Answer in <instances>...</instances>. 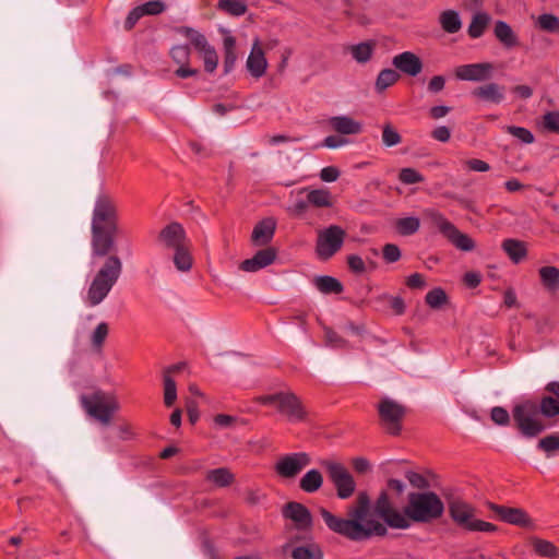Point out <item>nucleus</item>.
<instances>
[{
    "label": "nucleus",
    "mask_w": 559,
    "mask_h": 559,
    "mask_svg": "<svg viewBox=\"0 0 559 559\" xmlns=\"http://www.w3.org/2000/svg\"><path fill=\"white\" fill-rule=\"evenodd\" d=\"M370 512L371 500L367 491L358 492L355 502L347 507L346 518L337 516L325 508L320 509V514L331 532L352 542H364L373 536L384 537L388 527L407 530L412 522H433L443 515L444 503L435 491H411L401 511L394 506L389 490L383 489L372 504L373 515L383 522L369 518Z\"/></svg>",
    "instance_id": "nucleus-1"
},
{
    "label": "nucleus",
    "mask_w": 559,
    "mask_h": 559,
    "mask_svg": "<svg viewBox=\"0 0 559 559\" xmlns=\"http://www.w3.org/2000/svg\"><path fill=\"white\" fill-rule=\"evenodd\" d=\"M91 234L92 255L106 257L86 293V304L95 307L106 299L122 273L121 259L117 254H110L116 249L119 234V212L116 201L108 194H99L95 201Z\"/></svg>",
    "instance_id": "nucleus-2"
},
{
    "label": "nucleus",
    "mask_w": 559,
    "mask_h": 559,
    "mask_svg": "<svg viewBox=\"0 0 559 559\" xmlns=\"http://www.w3.org/2000/svg\"><path fill=\"white\" fill-rule=\"evenodd\" d=\"M554 418L559 415V401L552 394L545 395L539 403L533 400H525L512 408L514 427L520 435L533 439L543 433L547 426L538 418Z\"/></svg>",
    "instance_id": "nucleus-3"
},
{
    "label": "nucleus",
    "mask_w": 559,
    "mask_h": 559,
    "mask_svg": "<svg viewBox=\"0 0 559 559\" xmlns=\"http://www.w3.org/2000/svg\"><path fill=\"white\" fill-rule=\"evenodd\" d=\"M255 402L262 405H274L277 412L290 423L305 421L308 417L302 401L292 391L260 395Z\"/></svg>",
    "instance_id": "nucleus-4"
},
{
    "label": "nucleus",
    "mask_w": 559,
    "mask_h": 559,
    "mask_svg": "<svg viewBox=\"0 0 559 559\" xmlns=\"http://www.w3.org/2000/svg\"><path fill=\"white\" fill-rule=\"evenodd\" d=\"M80 402L84 411L103 425H108L115 412L119 409L116 397L102 390H96L92 394H82Z\"/></svg>",
    "instance_id": "nucleus-5"
},
{
    "label": "nucleus",
    "mask_w": 559,
    "mask_h": 559,
    "mask_svg": "<svg viewBox=\"0 0 559 559\" xmlns=\"http://www.w3.org/2000/svg\"><path fill=\"white\" fill-rule=\"evenodd\" d=\"M424 218L430 225L445 237L456 249L462 251H473L476 247L475 241L467 235L457 229L442 213L435 209L424 211Z\"/></svg>",
    "instance_id": "nucleus-6"
},
{
    "label": "nucleus",
    "mask_w": 559,
    "mask_h": 559,
    "mask_svg": "<svg viewBox=\"0 0 559 559\" xmlns=\"http://www.w3.org/2000/svg\"><path fill=\"white\" fill-rule=\"evenodd\" d=\"M320 465L325 469L338 499L346 500L354 495L356 481L343 463L334 460H322Z\"/></svg>",
    "instance_id": "nucleus-7"
},
{
    "label": "nucleus",
    "mask_w": 559,
    "mask_h": 559,
    "mask_svg": "<svg viewBox=\"0 0 559 559\" xmlns=\"http://www.w3.org/2000/svg\"><path fill=\"white\" fill-rule=\"evenodd\" d=\"M379 424L390 436H400L406 407L390 397H383L378 404Z\"/></svg>",
    "instance_id": "nucleus-8"
},
{
    "label": "nucleus",
    "mask_w": 559,
    "mask_h": 559,
    "mask_svg": "<svg viewBox=\"0 0 559 559\" xmlns=\"http://www.w3.org/2000/svg\"><path fill=\"white\" fill-rule=\"evenodd\" d=\"M346 231L338 225H330L318 233L316 254L321 261H329L343 247Z\"/></svg>",
    "instance_id": "nucleus-9"
},
{
    "label": "nucleus",
    "mask_w": 559,
    "mask_h": 559,
    "mask_svg": "<svg viewBox=\"0 0 559 559\" xmlns=\"http://www.w3.org/2000/svg\"><path fill=\"white\" fill-rule=\"evenodd\" d=\"M176 32L190 40L194 49L202 55L204 70L213 73L218 64V56L215 48L209 44L206 37L190 26H179L176 28Z\"/></svg>",
    "instance_id": "nucleus-10"
},
{
    "label": "nucleus",
    "mask_w": 559,
    "mask_h": 559,
    "mask_svg": "<svg viewBox=\"0 0 559 559\" xmlns=\"http://www.w3.org/2000/svg\"><path fill=\"white\" fill-rule=\"evenodd\" d=\"M486 507L502 522L524 528L534 526L533 520L522 508L507 507L491 501H487Z\"/></svg>",
    "instance_id": "nucleus-11"
},
{
    "label": "nucleus",
    "mask_w": 559,
    "mask_h": 559,
    "mask_svg": "<svg viewBox=\"0 0 559 559\" xmlns=\"http://www.w3.org/2000/svg\"><path fill=\"white\" fill-rule=\"evenodd\" d=\"M311 463L306 452H296L282 456L275 464V472L283 478H295L305 467Z\"/></svg>",
    "instance_id": "nucleus-12"
},
{
    "label": "nucleus",
    "mask_w": 559,
    "mask_h": 559,
    "mask_svg": "<svg viewBox=\"0 0 559 559\" xmlns=\"http://www.w3.org/2000/svg\"><path fill=\"white\" fill-rule=\"evenodd\" d=\"M491 62L462 64L455 68V76L462 81L487 82L493 72Z\"/></svg>",
    "instance_id": "nucleus-13"
},
{
    "label": "nucleus",
    "mask_w": 559,
    "mask_h": 559,
    "mask_svg": "<svg viewBox=\"0 0 559 559\" xmlns=\"http://www.w3.org/2000/svg\"><path fill=\"white\" fill-rule=\"evenodd\" d=\"M157 241L169 250H176L189 243L185 228L177 222L166 225L159 231Z\"/></svg>",
    "instance_id": "nucleus-14"
},
{
    "label": "nucleus",
    "mask_w": 559,
    "mask_h": 559,
    "mask_svg": "<svg viewBox=\"0 0 559 559\" xmlns=\"http://www.w3.org/2000/svg\"><path fill=\"white\" fill-rule=\"evenodd\" d=\"M282 514L285 519L293 521L298 530H309L312 526V514L300 502H287L282 509Z\"/></svg>",
    "instance_id": "nucleus-15"
},
{
    "label": "nucleus",
    "mask_w": 559,
    "mask_h": 559,
    "mask_svg": "<svg viewBox=\"0 0 559 559\" xmlns=\"http://www.w3.org/2000/svg\"><path fill=\"white\" fill-rule=\"evenodd\" d=\"M471 94L479 102L499 105L506 99V86L496 82H486L476 86Z\"/></svg>",
    "instance_id": "nucleus-16"
},
{
    "label": "nucleus",
    "mask_w": 559,
    "mask_h": 559,
    "mask_svg": "<svg viewBox=\"0 0 559 559\" xmlns=\"http://www.w3.org/2000/svg\"><path fill=\"white\" fill-rule=\"evenodd\" d=\"M392 64L402 73L416 76L423 71L421 59L412 51H404L393 57Z\"/></svg>",
    "instance_id": "nucleus-17"
},
{
    "label": "nucleus",
    "mask_w": 559,
    "mask_h": 559,
    "mask_svg": "<svg viewBox=\"0 0 559 559\" xmlns=\"http://www.w3.org/2000/svg\"><path fill=\"white\" fill-rule=\"evenodd\" d=\"M276 259V250L272 247L259 250L251 259L240 263V270L245 272H257L271 265Z\"/></svg>",
    "instance_id": "nucleus-18"
},
{
    "label": "nucleus",
    "mask_w": 559,
    "mask_h": 559,
    "mask_svg": "<svg viewBox=\"0 0 559 559\" xmlns=\"http://www.w3.org/2000/svg\"><path fill=\"white\" fill-rule=\"evenodd\" d=\"M267 61L259 39H255L249 57L247 59V69L253 78H261L265 74Z\"/></svg>",
    "instance_id": "nucleus-19"
},
{
    "label": "nucleus",
    "mask_w": 559,
    "mask_h": 559,
    "mask_svg": "<svg viewBox=\"0 0 559 559\" xmlns=\"http://www.w3.org/2000/svg\"><path fill=\"white\" fill-rule=\"evenodd\" d=\"M276 221L273 217H266L258 222L253 227L251 241L255 246H266L274 237Z\"/></svg>",
    "instance_id": "nucleus-20"
},
{
    "label": "nucleus",
    "mask_w": 559,
    "mask_h": 559,
    "mask_svg": "<svg viewBox=\"0 0 559 559\" xmlns=\"http://www.w3.org/2000/svg\"><path fill=\"white\" fill-rule=\"evenodd\" d=\"M330 126L340 134L350 135L358 134L362 131V126L359 121L354 120L348 116H336L330 119Z\"/></svg>",
    "instance_id": "nucleus-21"
},
{
    "label": "nucleus",
    "mask_w": 559,
    "mask_h": 559,
    "mask_svg": "<svg viewBox=\"0 0 559 559\" xmlns=\"http://www.w3.org/2000/svg\"><path fill=\"white\" fill-rule=\"evenodd\" d=\"M493 34L506 48H513L519 45L518 36L504 21H497L495 23Z\"/></svg>",
    "instance_id": "nucleus-22"
},
{
    "label": "nucleus",
    "mask_w": 559,
    "mask_h": 559,
    "mask_svg": "<svg viewBox=\"0 0 559 559\" xmlns=\"http://www.w3.org/2000/svg\"><path fill=\"white\" fill-rule=\"evenodd\" d=\"M313 285L320 293L325 295H338L344 290L343 284L337 278L330 275L316 276L313 280Z\"/></svg>",
    "instance_id": "nucleus-23"
},
{
    "label": "nucleus",
    "mask_w": 559,
    "mask_h": 559,
    "mask_svg": "<svg viewBox=\"0 0 559 559\" xmlns=\"http://www.w3.org/2000/svg\"><path fill=\"white\" fill-rule=\"evenodd\" d=\"M456 525L468 532L493 533L498 530L497 525L492 523L475 519V513L468 514Z\"/></svg>",
    "instance_id": "nucleus-24"
},
{
    "label": "nucleus",
    "mask_w": 559,
    "mask_h": 559,
    "mask_svg": "<svg viewBox=\"0 0 559 559\" xmlns=\"http://www.w3.org/2000/svg\"><path fill=\"white\" fill-rule=\"evenodd\" d=\"M540 283L543 287L550 292L556 293L559 289V269L556 266H542L538 270Z\"/></svg>",
    "instance_id": "nucleus-25"
},
{
    "label": "nucleus",
    "mask_w": 559,
    "mask_h": 559,
    "mask_svg": "<svg viewBox=\"0 0 559 559\" xmlns=\"http://www.w3.org/2000/svg\"><path fill=\"white\" fill-rule=\"evenodd\" d=\"M323 485V476L319 469L308 471L299 480V488L307 493L317 492Z\"/></svg>",
    "instance_id": "nucleus-26"
},
{
    "label": "nucleus",
    "mask_w": 559,
    "mask_h": 559,
    "mask_svg": "<svg viewBox=\"0 0 559 559\" xmlns=\"http://www.w3.org/2000/svg\"><path fill=\"white\" fill-rule=\"evenodd\" d=\"M448 511L450 518L455 524H459L468 514L476 512L475 508L472 504L461 499L451 500L448 503Z\"/></svg>",
    "instance_id": "nucleus-27"
},
{
    "label": "nucleus",
    "mask_w": 559,
    "mask_h": 559,
    "mask_svg": "<svg viewBox=\"0 0 559 559\" xmlns=\"http://www.w3.org/2000/svg\"><path fill=\"white\" fill-rule=\"evenodd\" d=\"M224 47V74H228L233 71L237 55H236V38L231 35H227L223 39Z\"/></svg>",
    "instance_id": "nucleus-28"
},
{
    "label": "nucleus",
    "mask_w": 559,
    "mask_h": 559,
    "mask_svg": "<svg viewBox=\"0 0 559 559\" xmlns=\"http://www.w3.org/2000/svg\"><path fill=\"white\" fill-rule=\"evenodd\" d=\"M205 479L215 484L217 487L224 488L235 481V475L227 467H218L210 469L206 473Z\"/></svg>",
    "instance_id": "nucleus-29"
},
{
    "label": "nucleus",
    "mask_w": 559,
    "mask_h": 559,
    "mask_svg": "<svg viewBox=\"0 0 559 559\" xmlns=\"http://www.w3.org/2000/svg\"><path fill=\"white\" fill-rule=\"evenodd\" d=\"M502 249L514 263L521 262L527 254L525 243L516 239H504Z\"/></svg>",
    "instance_id": "nucleus-30"
},
{
    "label": "nucleus",
    "mask_w": 559,
    "mask_h": 559,
    "mask_svg": "<svg viewBox=\"0 0 559 559\" xmlns=\"http://www.w3.org/2000/svg\"><path fill=\"white\" fill-rule=\"evenodd\" d=\"M442 29L449 34L457 33L462 27L460 15L454 10H445L439 16Z\"/></svg>",
    "instance_id": "nucleus-31"
},
{
    "label": "nucleus",
    "mask_w": 559,
    "mask_h": 559,
    "mask_svg": "<svg viewBox=\"0 0 559 559\" xmlns=\"http://www.w3.org/2000/svg\"><path fill=\"white\" fill-rule=\"evenodd\" d=\"M174 251L175 254L173 261L176 269L181 272L190 271L193 264V259L190 252L189 243Z\"/></svg>",
    "instance_id": "nucleus-32"
},
{
    "label": "nucleus",
    "mask_w": 559,
    "mask_h": 559,
    "mask_svg": "<svg viewBox=\"0 0 559 559\" xmlns=\"http://www.w3.org/2000/svg\"><path fill=\"white\" fill-rule=\"evenodd\" d=\"M490 21V16L486 12L476 13L467 28V33L472 38H479Z\"/></svg>",
    "instance_id": "nucleus-33"
},
{
    "label": "nucleus",
    "mask_w": 559,
    "mask_h": 559,
    "mask_svg": "<svg viewBox=\"0 0 559 559\" xmlns=\"http://www.w3.org/2000/svg\"><path fill=\"white\" fill-rule=\"evenodd\" d=\"M308 202L314 207H331L333 205L332 194L325 189H314L308 192Z\"/></svg>",
    "instance_id": "nucleus-34"
},
{
    "label": "nucleus",
    "mask_w": 559,
    "mask_h": 559,
    "mask_svg": "<svg viewBox=\"0 0 559 559\" xmlns=\"http://www.w3.org/2000/svg\"><path fill=\"white\" fill-rule=\"evenodd\" d=\"M374 46L373 41L359 43L350 46V53L358 63H366L370 60Z\"/></svg>",
    "instance_id": "nucleus-35"
},
{
    "label": "nucleus",
    "mask_w": 559,
    "mask_h": 559,
    "mask_svg": "<svg viewBox=\"0 0 559 559\" xmlns=\"http://www.w3.org/2000/svg\"><path fill=\"white\" fill-rule=\"evenodd\" d=\"M217 9L231 16H241L247 12L248 7L242 0H219Z\"/></svg>",
    "instance_id": "nucleus-36"
},
{
    "label": "nucleus",
    "mask_w": 559,
    "mask_h": 559,
    "mask_svg": "<svg viewBox=\"0 0 559 559\" xmlns=\"http://www.w3.org/2000/svg\"><path fill=\"white\" fill-rule=\"evenodd\" d=\"M400 79V74L393 69H383L378 74L374 88L377 92L382 93L388 87L395 84Z\"/></svg>",
    "instance_id": "nucleus-37"
},
{
    "label": "nucleus",
    "mask_w": 559,
    "mask_h": 559,
    "mask_svg": "<svg viewBox=\"0 0 559 559\" xmlns=\"http://www.w3.org/2000/svg\"><path fill=\"white\" fill-rule=\"evenodd\" d=\"M293 559H323V552L317 544L298 546L292 551Z\"/></svg>",
    "instance_id": "nucleus-38"
},
{
    "label": "nucleus",
    "mask_w": 559,
    "mask_h": 559,
    "mask_svg": "<svg viewBox=\"0 0 559 559\" xmlns=\"http://www.w3.org/2000/svg\"><path fill=\"white\" fill-rule=\"evenodd\" d=\"M395 227L400 235L411 236L418 231L420 227V221L415 216L399 218L395 223Z\"/></svg>",
    "instance_id": "nucleus-39"
},
{
    "label": "nucleus",
    "mask_w": 559,
    "mask_h": 559,
    "mask_svg": "<svg viewBox=\"0 0 559 559\" xmlns=\"http://www.w3.org/2000/svg\"><path fill=\"white\" fill-rule=\"evenodd\" d=\"M536 26L544 32L559 34V17L551 13L540 14Z\"/></svg>",
    "instance_id": "nucleus-40"
},
{
    "label": "nucleus",
    "mask_w": 559,
    "mask_h": 559,
    "mask_svg": "<svg viewBox=\"0 0 559 559\" xmlns=\"http://www.w3.org/2000/svg\"><path fill=\"white\" fill-rule=\"evenodd\" d=\"M532 545L534 551L542 557H558V548L551 542L542 538H534Z\"/></svg>",
    "instance_id": "nucleus-41"
},
{
    "label": "nucleus",
    "mask_w": 559,
    "mask_h": 559,
    "mask_svg": "<svg viewBox=\"0 0 559 559\" xmlns=\"http://www.w3.org/2000/svg\"><path fill=\"white\" fill-rule=\"evenodd\" d=\"M537 449L545 452L547 456H551L559 451V433H551L542 438L537 443Z\"/></svg>",
    "instance_id": "nucleus-42"
},
{
    "label": "nucleus",
    "mask_w": 559,
    "mask_h": 559,
    "mask_svg": "<svg viewBox=\"0 0 559 559\" xmlns=\"http://www.w3.org/2000/svg\"><path fill=\"white\" fill-rule=\"evenodd\" d=\"M177 400V386L175 380L164 374V404L166 407H171Z\"/></svg>",
    "instance_id": "nucleus-43"
},
{
    "label": "nucleus",
    "mask_w": 559,
    "mask_h": 559,
    "mask_svg": "<svg viewBox=\"0 0 559 559\" xmlns=\"http://www.w3.org/2000/svg\"><path fill=\"white\" fill-rule=\"evenodd\" d=\"M426 304L432 309H439L448 301V296L441 287H437L427 293Z\"/></svg>",
    "instance_id": "nucleus-44"
},
{
    "label": "nucleus",
    "mask_w": 559,
    "mask_h": 559,
    "mask_svg": "<svg viewBox=\"0 0 559 559\" xmlns=\"http://www.w3.org/2000/svg\"><path fill=\"white\" fill-rule=\"evenodd\" d=\"M382 142L386 147L399 145L402 142V136L391 123H386L382 129Z\"/></svg>",
    "instance_id": "nucleus-45"
},
{
    "label": "nucleus",
    "mask_w": 559,
    "mask_h": 559,
    "mask_svg": "<svg viewBox=\"0 0 559 559\" xmlns=\"http://www.w3.org/2000/svg\"><path fill=\"white\" fill-rule=\"evenodd\" d=\"M504 131L512 136L519 139L521 142L525 144H531L534 142L535 138L534 134L524 127H518V126H506Z\"/></svg>",
    "instance_id": "nucleus-46"
},
{
    "label": "nucleus",
    "mask_w": 559,
    "mask_h": 559,
    "mask_svg": "<svg viewBox=\"0 0 559 559\" xmlns=\"http://www.w3.org/2000/svg\"><path fill=\"white\" fill-rule=\"evenodd\" d=\"M190 53L191 50L188 45H177L170 49L173 60L179 66L189 64Z\"/></svg>",
    "instance_id": "nucleus-47"
},
{
    "label": "nucleus",
    "mask_w": 559,
    "mask_h": 559,
    "mask_svg": "<svg viewBox=\"0 0 559 559\" xmlns=\"http://www.w3.org/2000/svg\"><path fill=\"white\" fill-rule=\"evenodd\" d=\"M399 179L404 185L420 183L425 180L424 176L414 168H402L399 174Z\"/></svg>",
    "instance_id": "nucleus-48"
},
{
    "label": "nucleus",
    "mask_w": 559,
    "mask_h": 559,
    "mask_svg": "<svg viewBox=\"0 0 559 559\" xmlns=\"http://www.w3.org/2000/svg\"><path fill=\"white\" fill-rule=\"evenodd\" d=\"M109 328L106 322H100L92 334V345L95 348H102L106 337L108 336Z\"/></svg>",
    "instance_id": "nucleus-49"
},
{
    "label": "nucleus",
    "mask_w": 559,
    "mask_h": 559,
    "mask_svg": "<svg viewBox=\"0 0 559 559\" xmlns=\"http://www.w3.org/2000/svg\"><path fill=\"white\" fill-rule=\"evenodd\" d=\"M324 336L326 344L332 347L344 348L347 345V341L331 328H324Z\"/></svg>",
    "instance_id": "nucleus-50"
},
{
    "label": "nucleus",
    "mask_w": 559,
    "mask_h": 559,
    "mask_svg": "<svg viewBox=\"0 0 559 559\" xmlns=\"http://www.w3.org/2000/svg\"><path fill=\"white\" fill-rule=\"evenodd\" d=\"M144 15H158L166 10V4L160 0H151L140 5Z\"/></svg>",
    "instance_id": "nucleus-51"
},
{
    "label": "nucleus",
    "mask_w": 559,
    "mask_h": 559,
    "mask_svg": "<svg viewBox=\"0 0 559 559\" xmlns=\"http://www.w3.org/2000/svg\"><path fill=\"white\" fill-rule=\"evenodd\" d=\"M347 265L352 273L360 275L367 271V264L358 254L347 255Z\"/></svg>",
    "instance_id": "nucleus-52"
},
{
    "label": "nucleus",
    "mask_w": 559,
    "mask_h": 559,
    "mask_svg": "<svg viewBox=\"0 0 559 559\" xmlns=\"http://www.w3.org/2000/svg\"><path fill=\"white\" fill-rule=\"evenodd\" d=\"M405 477L413 487L420 489V491L429 488L428 479L419 473L407 471Z\"/></svg>",
    "instance_id": "nucleus-53"
},
{
    "label": "nucleus",
    "mask_w": 559,
    "mask_h": 559,
    "mask_svg": "<svg viewBox=\"0 0 559 559\" xmlns=\"http://www.w3.org/2000/svg\"><path fill=\"white\" fill-rule=\"evenodd\" d=\"M491 420L499 426H507L510 423V415L504 407L495 406L490 411Z\"/></svg>",
    "instance_id": "nucleus-54"
},
{
    "label": "nucleus",
    "mask_w": 559,
    "mask_h": 559,
    "mask_svg": "<svg viewBox=\"0 0 559 559\" xmlns=\"http://www.w3.org/2000/svg\"><path fill=\"white\" fill-rule=\"evenodd\" d=\"M543 126L546 130L559 133V111H548L543 116Z\"/></svg>",
    "instance_id": "nucleus-55"
},
{
    "label": "nucleus",
    "mask_w": 559,
    "mask_h": 559,
    "mask_svg": "<svg viewBox=\"0 0 559 559\" xmlns=\"http://www.w3.org/2000/svg\"><path fill=\"white\" fill-rule=\"evenodd\" d=\"M382 257L386 263H394L402 257L400 248L394 243H386L382 248Z\"/></svg>",
    "instance_id": "nucleus-56"
},
{
    "label": "nucleus",
    "mask_w": 559,
    "mask_h": 559,
    "mask_svg": "<svg viewBox=\"0 0 559 559\" xmlns=\"http://www.w3.org/2000/svg\"><path fill=\"white\" fill-rule=\"evenodd\" d=\"M309 205L310 203L308 202V198L299 199L287 207V213L290 216L300 217L308 211Z\"/></svg>",
    "instance_id": "nucleus-57"
},
{
    "label": "nucleus",
    "mask_w": 559,
    "mask_h": 559,
    "mask_svg": "<svg viewBox=\"0 0 559 559\" xmlns=\"http://www.w3.org/2000/svg\"><path fill=\"white\" fill-rule=\"evenodd\" d=\"M142 16H144V14L140 5L133 8L124 20V28L131 31Z\"/></svg>",
    "instance_id": "nucleus-58"
},
{
    "label": "nucleus",
    "mask_w": 559,
    "mask_h": 559,
    "mask_svg": "<svg viewBox=\"0 0 559 559\" xmlns=\"http://www.w3.org/2000/svg\"><path fill=\"white\" fill-rule=\"evenodd\" d=\"M465 166L468 170L477 173H486L490 170V165L478 158H471L465 162Z\"/></svg>",
    "instance_id": "nucleus-59"
},
{
    "label": "nucleus",
    "mask_w": 559,
    "mask_h": 559,
    "mask_svg": "<svg viewBox=\"0 0 559 559\" xmlns=\"http://www.w3.org/2000/svg\"><path fill=\"white\" fill-rule=\"evenodd\" d=\"M340 177V170L334 166H326L321 169L320 178L325 182H334Z\"/></svg>",
    "instance_id": "nucleus-60"
},
{
    "label": "nucleus",
    "mask_w": 559,
    "mask_h": 559,
    "mask_svg": "<svg viewBox=\"0 0 559 559\" xmlns=\"http://www.w3.org/2000/svg\"><path fill=\"white\" fill-rule=\"evenodd\" d=\"M186 408L189 421L194 425L200 418L198 403L194 400H187Z\"/></svg>",
    "instance_id": "nucleus-61"
},
{
    "label": "nucleus",
    "mask_w": 559,
    "mask_h": 559,
    "mask_svg": "<svg viewBox=\"0 0 559 559\" xmlns=\"http://www.w3.org/2000/svg\"><path fill=\"white\" fill-rule=\"evenodd\" d=\"M406 285L411 289H420L426 286V282L420 273H414L406 278Z\"/></svg>",
    "instance_id": "nucleus-62"
},
{
    "label": "nucleus",
    "mask_w": 559,
    "mask_h": 559,
    "mask_svg": "<svg viewBox=\"0 0 559 559\" xmlns=\"http://www.w3.org/2000/svg\"><path fill=\"white\" fill-rule=\"evenodd\" d=\"M390 300V306L393 312L401 316L405 312L406 306L402 297L400 296H385Z\"/></svg>",
    "instance_id": "nucleus-63"
},
{
    "label": "nucleus",
    "mask_w": 559,
    "mask_h": 559,
    "mask_svg": "<svg viewBox=\"0 0 559 559\" xmlns=\"http://www.w3.org/2000/svg\"><path fill=\"white\" fill-rule=\"evenodd\" d=\"M431 136L439 142H448L451 138V130L445 126H439L431 132Z\"/></svg>",
    "instance_id": "nucleus-64"
}]
</instances>
